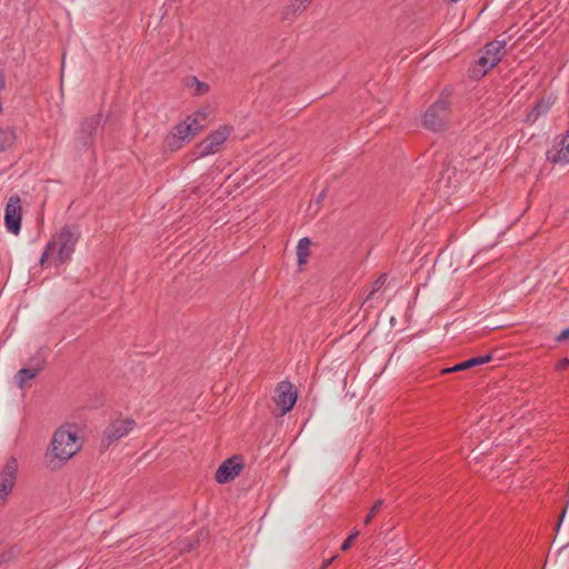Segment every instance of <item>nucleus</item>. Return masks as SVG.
I'll return each instance as SVG.
<instances>
[{"mask_svg":"<svg viewBox=\"0 0 569 569\" xmlns=\"http://www.w3.org/2000/svg\"><path fill=\"white\" fill-rule=\"evenodd\" d=\"M136 427V421L132 419L116 420L111 422L103 432V440L110 445L124 436Z\"/></svg>","mask_w":569,"mask_h":569,"instance_id":"obj_10","label":"nucleus"},{"mask_svg":"<svg viewBox=\"0 0 569 569\" xmlns=\"http://www.w3.org/2000/svg\"><path fill=\"white\" fill-rule=\"evenodd\" d=\"M323 197H325V193H323V192H321V193L319 194V197H318L317 202H320V200H321Z\"/></svg>","mask_w":569,"mask_h":569,"instance_id":"obj_28","label":"nucleus"},{"mask_svg":"<svg viewBox=\"0 0 569 569\" xmlns=\"http://www.w3.org/2000/svg\"><path fill=\"white\" fill-rule=\"evenodd\" d=\"M81 441L71 427H60L52 436L49 448L44 453L48 467L52 470L62 468L81 450Z\"/></svg>","mask_w":569,"mask_h":569,"instance_id":"obj_1","label":"nucleus"},{"mask_svg":"<svg viewBox=\"0 0 569 569\" xmlns=\"http://www.w3.org/2000/svg\"><path fill=\"white\" fill-rule=\"evenodd\" d=\"M231 133V128L221 126L211 132L204 140L196 147V154L200 158L213 154L219 151L220 147L226 142Z\"/></svg>","mask_w":569,"mask_h":569,"instance_id":"obj_6","label":"nucleus"},{"mask_svg":"<svg viewBox=\"0 0 569 569\" xmlns=\"http://www.w3.org/2000/svg\"><path fill=\"white\" fill-rule=\"evenodd\" d=\"M204 128V123L194 117H186V119L176 124L170 133L163 140V147L167 151H177L187 142L194 138Z\"/></svg>","mask_w":569,"mask_h":569,"instance_id":"obj_3","label":"nucleus"},{"mask_svg":"<svg viewBox=\"0 0 569 569\" xmlns=\"http://www.w3.org/2000/svg\"><path fill=\"white\" fill-rule=\"evenodd\" d=\"M312 0H291L281 12L282 19L290 20L301 13Z\"/></svg>","mask_w":569,"mask_h":569,"instance_id":"obj_15","label":"nucleus"},{"mask_svg":"<svg viewBox=\"0 0 569 569\" xmlns=\"http://www.w3.org/2000/svg\"><path fill=\"white\" fill-rule=\"evenodd\" d=\"M359 535V531L358 530H353L349 536L348 538L343 541V543L341 545V550L342 551H347L352 542L355 541V539L358 537Z\"/></svg>","mask_w":569,"mask_h":569,"instance_id":"obj_22","label":"nucleus"},{"mask_svg":"<svg viewBox=\"0 0 569 569\" xmlns=\"http://www.w3.org/2000/svg\"><path fill=\"white\" fill-rule=\"evenodd\" d=\"M17 140L16 130L11 127H0V152L10 149Z\"/></svg>","mask_w":569,"mask_h":569,"instance_id":"obj_18","label":"nucleus"},{"mask_svg":"<svg viewBox=\"0 0 569 569\" xmlns=\"http://www.w3.org/2000/svg\"><path fill=\"white\" fill-rule=\"evenodd\" d=\"M79 238L80 230L78 226L62 227L47 243L39 260L40 264L43 267L50 257L59 264L70 260Z\"/></svg>","mask_w":569,"mask_h":569,"instance_id":"obj_2","label":"nucleus"},{"mask_svg":"<svg viewBox=\"0 0 569 569\" xmlns=\"http://www.w3.org/2000/svg\"><path fill=\"white\" fill-rule=\"evenodd\" d=\"M385 280H386V277H385V276L380 277V278L376 281L375 286H376V287L381 286V284L385 282Z\"/></svg>","mask_w":569,"mask_h":569,"instance_id":"obj_27","label":"nucleus"},{"mask_svg":"<svg viewBox=\"0 0 569 569\" xmlns=\"http://www.w3.org/2000/svg\"><path fill=\"white\" fill-rule=\"evenodd\" d=\"M209 114V111L207 109H199L198 111H196L193 114H190L189 117H194L197 120H200L201 123L204 122V120L207 119Z\"/></svg>","mask_w":569,"mask_h":569,"instance_id":"obj_23","label":"nucleus"},{"mask_svg":"<svg viewBox=\"0 0 569 569\" xmlns=\"http://www.w3.org/2000/svg\"><path fill=\"white\" fill-rule=\"evenodd\" d=\"M100 122H101L100 116H94V117L88 118L82 122L80 131H79V140H80L81 144L88 146L92 141L93 136L100 126Z\"/></svg>","mask_w":569,"mask_h":569,"instance_id":"obj_13","label":"nucleus"},{"mask_svg":"<svg viewBox=\"0 0 569 569\" xmlns=\"http://www.w3.org/2000/svg\"><path fill=\"white\" fill-rule=\"evenodd\" d=\"M550 108L548 101L541 100L535 104L527 116V121L533 123L541 114L546 113Z\"/></svg>","mask_w":569,"mask_h":569,"instance_id":"obj_20","label":"nucleus"},{"mask_svg":"<svg viewBox=\"0 0 569 569\" xmlns=\"http://www.w3.org/2000/svg\"><path fill=\"white\" fill-rule=\"evenodd\" d=\"M184 87L192 96H203L209 92V84L200 81L197 77L190 76L184 79Z\"/></svg>","mask_w":569,"mask_h":569,"instance_id":"obj_16","label":"nucleus"},{"mask_svg":"<svg viewBox=\"0 0 569 569\" xmlns=\"http://www.w3.org/2000/svg\"><path fill=\"white\" fill-rule=\"evenodd\" d=\"M276 405L280 408L281 415L289 412L297 401V390L289 381H281L276 388Z\"/></svg>","mask_w":569,"mask_h":569,"instance_id":"obj_8","label":"nucleus"},{"mask_svg":"<svg viewBox=\"0 0 569 569\" xmlns=\"http://www.w3.org/2000/svg\"><path fill=\"white\" fill-rule=\"evenodd\" d=\"M569 366V359L568 358H563L562 360H560L557 365V368L560 369V370H563L566 369L567 367Z\"/></svg>","mask_w":569,"mask_h":569,"instance_id":"obj_24","label":"nucleus"},{"mask_svg":"<svg viewBox=\"0 0 569 569\" xmlns=\"http://www.w3.org/2000/svg\"><path fill=\"white\" fill-rule=\"evenodd\" d=\"M450 100L447 96H441L425 112L422 118L423 126L431 131H441L446 128L450 118Z\"/></svg>","mask_w":569,"mask_h":569,"instance_id":"obj_4","label":"nucleus"},{"mask_svg":"<svg viewBox=\"0 0 569 569\" xmlns=\"http://www.w3.org/2000/svg\"><path fill=\"white\" fill-rule=\"evenodd\" d=\"M310 244L311 241L307 237L299 240L297 246V259L299 264H303L308 261L310 254Z\"/></svg>","mask_w":569,"mask_h":569,"instance_id":"obj_19","label":"nucleus"},{"mask_svg":"<svg viewBox=\"0 0 569 569\" xmlns=\"http://www.w3.org/2000/svg\"><path fill=\"white\" fill-rule=\"evenodd\" d=\"M41 371V367L37 368H21L14 377L16 383L20 389H23L26 385L34 379Z\"/></svg>","mask_w":569,"mask_h":569,"instance_id":"obj_17","label":"nucleus"},{"mask_svg":"<svg viewBox=\"0 0 569 569\" xmlns=\"http://www.w3.org/2000/svg\"><path fill=\"white\" fill-rule=\"evenodd\" d=\"M335 558H336V557H332V558L326 559V560L323 561V563H322L321 569H325V568H327L328 566H330V565L332 563V561H333V559H335Z\"/></svg>","mask_w":569,"mask_h":569,"instance_id":"obj_26","label":"nucleus"},{"mask_svg":"<svg viewBox=\"0 0 569 569\" xmlns=\"http://www.w3.org/2000/svg\"><path fill=\"white\" fill-rule=\"evenodd\" d=\"M18 469L19 463L14 457H10L0 469V507L4 505L16 486Z\"/></svg>","mask_w":569,"mask_h":569,"instance_id":"obj_5","label":"nucleus"},{"mask_svg":"<svg viewBox=\"0 0 569 569\" xmlns=\"http://www.w3.org/2000/svg\"><path fill=\"white\" fill-rule=\"evenodd\" d=\"M547 159L552 163H569V132L556 139L552 147L547 151Z\"/></svg>","mask_w":569,"mask_h":569,"instance_id":"obj_11","label":"nucleus"},{"mask_svg":"<svg viewBox=\"0 0 569 569\" xmlns=\"http://www.w3.org/2000/svg\"><path fill=\"white\" fill-rule=\"evenodd\" d=\"M243 466L238 457H232L223 461L216 471L218 483H227L233 480L242 470Z\"/></svg>","mask_w":569,"mask_h":569,"instance_id":"obj_12","label":"nucleus"},{"mask_svg":"<svg viewBox=\"0 0 569 569\" xmlns=\"http://www.w3.org/2000/svg\"><path fill=\"white\" fill-rule=\"evenodd\" d=\"M569 338V328L565 329L557 338L558 341H562Z\"/></svg>","mask_w":569,"mask_h":569,"instance_id":"obj_25","label":"nucleus"},{"mask_svg":"<svg viewBox=\"0 0 569 569\" xmlns=\"http://www.w3.org/2000/svg\"><path fill=\"white\" fill-rule=\"evenodd\" d=\"M505 47V40H496L486 44L478 60L479 64L483 68L482 74H486L490 69H492L501 61Z\"/></svg>","mask_w":569,"mask_h":569,"instance_id":"obj_7","label":"nucleus"},{"mask_svg":"<svg viewBox=\"0 0 569 569\" xmlns=\"http://www.w3.org/2000/svg\"><path fill=\"white\" fill-rule=\"evenodd\" d=\"M490 360H491L490 355L473 357V358L462 361L453 367L445 368L442 370V373H450V372H456V371H460V370H466V369H469V368H472L476 366L485 365V363L489 362Z\"/></svg>","mask_w":569,"mask_h":569,"instance_id":"obj_14","label":"nucleus"},{"mask_svg":"<svg viewBox=\"0 0 569 569\" xmlns=\"http://www.w3.org/2000/svg\"><path fill=\"white\" fill-rule=\"evenodd\" d=\"M4 224L9 232L18 234L21 229V201L19 196H11L6 206Z\"/></svg>","mask_w":569,"mask_h":569,"instance_id":"obj_9","label":"nucleus"},{"mask_svg":"<svg viewBox=\"0 0 569 569\" xmlns=\"http://www.w3.org/2000/svg\"><path fill=\"white\" fill-rule=\"evenodd\" d=\"M383 505V500L379 499L377 500L373 506L371 507L369 513L367 515V517L365 518V525H369L370 521L372 520V518L376 516V513L379 511V509L381 508V506Z\"/></svg>","mask_w":569,"mask_h":569,"instance_id":"obj_21","label":"nucleus"}]
</instances>
